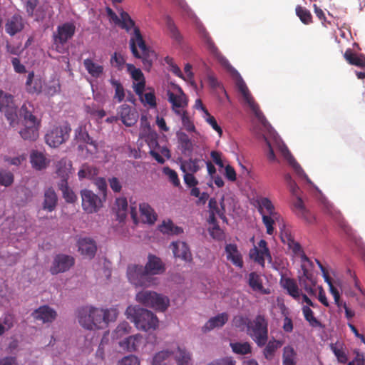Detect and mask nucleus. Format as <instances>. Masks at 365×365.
I'll return each mask as SVG.
<instances>
[{"instance_id":"obj_1","label":"nucleus","mask_w":365,"mask_h":365,"mask_svg":"<svg viewBox=\"0 0 365 365\" xmlns=\"http://www.w3.org/2000/svg\"><path fill=\"white\" fill-rule=\"evenodd\" d=\"M118 311L115 307L98 308L93 306H85L77 311L79 324L88 330L103 329L109 323L117 319Z\"/></svg>"},{"instance_id":"obj_2","label":"nucleus","mask_w":365,"mask_h":365,"mask_svg":"<svg viewBox=\"0 0 365 365\" xmlns=\"http://www.w3.org/2000/svg\"><path fill=\"white\" fill-rule=\"evenodd\" d=\"M125 314L138 329L147 331L158 327L159 320L157 316L146 309L138 306H129L126 309Z\"/></svg>"},{"instance_id":"obj_3","label":"nucleus","mask_w":365,"mask_h":365,"mask_svg":"<svg viewBox=\"0 0 365 365\" xmlns=\"http://www.w3.org/2000/svg\"><path fill=\"white\" fill-rule=\"evenodd\" d=\"M130 47L133 55L137 58H142L144 68L149 70L153 64L152 56L154 53L147 47L139 28L134 29V34L130 39Z\"/></svg>"},{"instance_id":"obj_4","label":"nucleus","mask_w":365,"mask_h":365,"mask_svg":"<svg viewBox=\"0 0 365 365\" xmlns=\"http://www.w3.org/2000/svg\"><path fill=\"white\" fill-rule=\"evenodd\" d=\"M135 299L145 307H150L158 312H165L170 305L168 297L153 291L143 290L139 292Z\"/></svg>"},{"instance_id":"obj_5","label":"nucleus","mask_w":365,"mask_h":365,"mask_svg":"<svg viewBox=\"0 0 365 365\" xmlns=\"http://www.w3.org/2000/svg\"><path fill=\"white\" fill-rule=\"evenodd\" d=\"M247 333L258 346H264L268 340V322L265 317L257 314L250 320Z\"/></svg>"},{"instance_id":"obj_6","label":"nucleus","mask_w":365,"mask_h":365,"mask_svg":"<svg viewBox=\"0 0 365 365\" xmlns=\"http://www.w3.org/2000/svg\"><path fill=\"white\" fill-rule=\"evenodd\" d=\"M142 265L130 264L127 268V277L129 282L135 287H150L155 284V279L145 272Z\"/></svg>"},{"instance_id":"obj_7","label":"nucleus","mask_w":365,"mask_h":365,"mask_svg":"<svg viewBox=\"0 0 365 365\" xmlns=\"http://www.w3.org/2000/svg\"><path fill=\"white\" fill-rule=\"evenodd\" d=\"M149 146L150 155L159 163L163 164L165 158L170 159L171 154L170 150L165 145H160L158 143V135L156 133H149L145 139Z\"/></svg>"},{"instance_id":"obj_8","label":"nucleus","mask_w":365,"mask_h":365,"mask_svg":"<svg viewBox=\"0 0 365 365\" xmlns=\"http://www.w3.org/2000/svg\"><path fill=\"white\" fill-rule=\"evenodd\" d=\"M0 111L4 114L11 126L14 127L17 125V106L14 102V97L1 90H0Z\"/></svg>"},{"instance_id":"obj_9","label":"nucleus","mask_w":365,"mask_h":365,"mask_svg":"<svg viewBox=\"0 0 365 365\" xmlns=\"http://www.w3.org/2000/svg\"><path fill=\"white\" fill-rule=\"evenodd\" d=\"M71 131V128L67 123L56 126L46 133V142L50 147L57 148L68 140Z\"/></svg>"},{"instance_id":"obj_10","label":"nucleus","mask_w":365,"mask_h":365,"mask_svg":"<svg viewBox=\"0 0 365 365\" xmlns=\"http://www.w3.org/2000/svg\"><path fill=\"white\" fill-rule=\"evenodd\" d=\"M237 78L236 80V86L238 91L241 93L244 101L250 106V109L253 111L255 116L259 120H262L264 118L263 113L259 109L257 103H255L254 98L252 96L245 82L239 73H237Z\"/></svg>"},{"instance_id":"obj_11","label":"nucleus","mask_w":365,"mask_h":365,"mask_svg":"<svg viewBox=\"0 0 365 365\" xmlns=\"http://www.w3.org/2000/svg\"><path fill=\"white\" fill-rule=\"evenodd\" d=\"M81 196L82 207L88 213L96 212L103 206L101 198L90 190H82Z\"/></svg>"},{"instance_id":"obj_12","label":"nucleus","mask_w":365,"mask_h":365,"mask_svg":"<svg viewBox=\"0 0 365 365\" xmlns=\"http://www.w3.org/2000/svg\"><path fill=\"white\" fill-rule=\"evenodd\" d=\"M62 165L66 166V160H60L56 165V173L59 176L62 178V180H61V182L59 183L58 186L63 192V196L66 201L72 203L77 200V197L74 192L68 186V169L66 168L63 169Z\"/></svg>"},{"instance_id":"obj_13","label":"nucleus","mask_w":365,"mask_h":365,"mask_svg":"<svg viewBox=\"0 0 365 365\" xmlns=\"http://www.w3.org/2000/svg\"><path fill=\"white\" fill-rule=\"evenodd\" d=\"M168 98L171 103L172 110L175 114H180V111L186 110L188 99L180 87H176V93L168 91Z\"/></svg>"},{"instance_id":"obj_14","label":"nucleus","mask_w":365,"mask_h":365,"mask_svg":"<svg viewBox=\"0 0 365 365\" xmlns=\"http://www.w3.org/2000/svg\"><path fill=\"white\" fill-rule=\"evenodd\" d=\"M76 26L72 22H66L57 27L56 33L53 34V41L56 45H64L75 34Z\"/></svg>"},{"instance_id":"obj_15","label":"nucleus","mask_w":365,"mask_h":365,"mask_svg":"<svg viewBox=\"0 0 365 365\" xmlns=\"http://www.w3.org/2000/svg\"><path fill=\"white\" fill-rule=\"evenodd\" d=\"M259 249L254 247L250 250V257L262 267H264L265 260L271 263L272 258L267 243L264 240H261L258 243Z\"/></svg>"},{"instance_id":"obj_16","label":"nucleus","mask_w":365,"mask_h":365,"mask_svg":"<svg viewBox=\"0 0 365 365\" xmlns=\"http://www.w3.org/2000/svg\"><path fill=\"white\" fill-rule=\"evenodd\" d=\"M74 263L75 259L72 256L58 254L53 259L50 272L52 274L65 272L73 266Z\"/></svg>"},{"instance_id":"obj_17","label":"nucleus","mask_w":365,"mask_h":365,"mask_svg":"<svg viewBox=\"0 0 365 365\" xmlns=\"http://www.w3.org/2000/svg\"><path fill=\"white\" fill-rule=\"evenodd\" d=\"M44 80L40 75H36L34 71L28 73L25 82V89L29 94H40L42 92Z\"/></svg>"},{"instance_id":"obj_18","label":"nucleus","mask_w":365,"mask_h":365,"mask_svg":"<svg viewBox=\"0 0 365 365\" xmlns=\"http://www.w3.org/2000/svg\"><path fill=\"white\" fill-rule=\"evenodd\" d=\"M144 267L145 268V272H148L150 277L161 274L165 271V265L162 259L153 254L148 255V261Z\"/></svg>"},{"instance_id":"obj_19","label":"nucleus","mask_w":365,"mask_h":365,"mask_svg":"<svg viewBox=\"0 0 365 365\" xmlns=\"http://www.w3.org/2000/svg\"><path fill=\"white\" fill-rule=\"evenodd\" d=\"M118 114L122 123L128 127L133 125L138 118L137 111L127 104H123L119 107Z\"/></svg>"},{"instance_id":"obj_20","label":"nucleus","mask_w":365,"mask_h":365,"mask_svg":"<svg viewBox=\"0 0 365 365\" xmlns=\"http://www.w3.org/2000/svg\"><path fill=\"white\" fill-rule=\"evenodd\" d=\"M31 316L35 320L41 321L43 323H51L56 317V312L48 305H43L35 309Z\"/></svg>"},{"instance_id":"obj_21","label":"nucleus","mask_w":365,"mask_h":365,"mask_svg":"<svg viewBox=\"0 0 365 365\" xmlns=\"http://www.w3.org/2000/svg\"><path fill=\"white\" fill-rule=\"evenodd\" d=\"M170 247L175 258H179L187 262H190L192 260V253L185 242H173L170 245Z\"/></svg>"},{"instance_id":"obj_22","label":"nucleus","mask_w":365,"mask_h":365,"mask_svg":"<svg viewBox=\"0 0 365 365\" xmlns=\"http://www.w3.org/2000/svg\"><path fill=\"white\" fill-rule=\"evenodd\" d=\"M292 210L298 217L307 223L311 224L315 221L314 216L305 207L302 198L299 196L293 202Z\"/></svg>"},{"instance_id":"obj_23","label":"nucleus","mask_w":365,"mask_h":365,"mask_svg":"<svg viewBox=\"0 0 365 365\" xmlns=\"http://www.w3.org/2000/svg\"><path fill=\"white\" fill-rule=\"evenodd\" d=\"M78 251L81 254L88 259L94 257L97 247L96 242L90 237H83L78 241Z\"/></svg>"},{"instance_id":"obj_24","label":"nucleus","mask_w":365,"mask_h":365,"mask_svg":"<svg viewBox=\"0 0 365 365\" xmlns=\"http://www.w3.org/2000/svg\"><path fill=\"white\" fill-rule=\"evenodd\" d=\"M172 356L177 365H192V353L185 347L178 346Z\"/></svg>"},{"instance_id":"obj_25","label":"nucleus","mask_w":365,"mask_h":365,"mask_svg":"<svg viewBox=\"0 0 365 365\" xmlns=\"http://www.w3.org/2000/svg\"><path fill=\"white\" fill-rule=\"evenodd\" d=\"M24 28V19L19 14L13 15L7 20L5 24L6 32L11 36L21 31Z\"/></svg>"},{"instance_id":"obj_26","label":"nucleus","mask_w":365,"mask_h":365,"mask_svg":"<svg viewBox=\"0 0 365 365\" xmlns=\"http://www.w3.org/2000/svg\"><path fill=\"white\" fill-rule=\"evenodd\" d=\"M178 147L184 155L190 156L193 151V143L190 137L184 132L178 131L176 133Z\"/></svg>"},{"instance_id":"obj_27","label":"nucleus","mask_w":365,"mask_h":365,"mask_svg":"<svg viewBox=\"0 0 365 365\" xmlns=\"http://www.w3.org/2000/svg\"><path fill=\"white\" fill-rule=\"evenodd\" d=\"M58 203V197L52 187L46 189L43 195L42 208L47 212L53 211Z\"/></svg>"},{"instance_id":"obj_28","label":"nucleus","mask_w":365,"mask_h":365,"mask_svg":"<svg viewBox=\"0 0 365 365\" xmlns=\"http://www.w3.org/2000/svg\"><path fill=\"white\" fill-rule=\"evenodd\" d=\"M140 220L143 223L153 225L157 220V215L151 206L146 202L139 205Z\"/></svg>"},{"instance_id":"obj_29","label":"nucleus","mask_w":365,"mask_h":365,"mask_svg":"<svg viewBox=\"0 0 365 365\" xmlns=\"http://www.w3.org/2000/svg\"><path fill=\"white\" fill-rule=\"evenodd\" d=\"M83 66L88 73L95 78H101L104 73L103 66L96 63L94 60L91 58L83 60Z\"/></svg>"},{"instance_id":"obj_30","label":"nucleus","mask_w":365,"mask_h":365,"mask_svg":"<svg viewBox=\"0 0 365 365\" xmlns=\"http://www.w3.org/2000/svg\"><path fill=\"white\" fill-rule=\"evenodd\" d=\"M227 259L232 262L234 265L242 268L243 267V260L242 255L239 252L237 247L235 244H228L225 246Z\"/></svg>"},{"instance_id":"obj_31","label":"nucleus","mask_w":365,"mask_h":365,"mask_svg":"<svg viewBox=\"0 0 365 365\" xmlns=\"http://www.w3.org/2000/svg\"><path fill=\"white\" fill-rule=\"evenodd\" d=\"M76 136L77 140L82 141L90 146V148H86L87 151L88 153H90L91 154H94L97 153V143L90 137L86 129H83L81 127H79L78 129L76 130Z\"/></svg>"},{"instance_id":"obj_32","label":"nucleus","mask_w":365,"mask_h":365,"mask_svg":"<svg viewBox=\"0 0 365 365\" xmlns=\"http://www.w3.org/2000/svg\"><path fill=\"white\" fill-rule=\"evenodd\" d=\"M248 284L255 292H258L263 294H269L270 293L269 289L264 288L260 275L255 272L249 274Z\"/></svg>"},{"instance_id":"obj_33","label":"nucleus","mask_w":365,"mask_h":365,"mask_svg":"<svg viewBox=\"0 0 365 365\" xmlns=\"http://www.w3.org/2000/svg\"><path fill=\"white\" fill-rule=\"evenodd\" d=\"M228 314L225 312L217 314L210 318L202 327L203 331L206 332L215 328L222 327L228 321Z\"/></svg>"},{"instance_id":"obj_34","label":"nucleus","mask_w":365,"mask_h":365,"mask_svg":"<svg viewBox=\"0 0 365 365\" xmlns=\"http://www.w3.org/2000/svg\"><path fill=\"white\" fill-rule=\"evenodd\" d=\"M344 58L350 65L363 68L365 67V55L355 53L352 49L348 48L344 53Z\"/></svg>"},{"instance_id":"obj_35","label":"nucleus","mask_w":365,"mask_h":365,"mask_svg":"<svg viewBox=\"0 0 365 365\" xmlns=\"http://www.w3.org/2000/svg\"><path fill=\"white\" fill-rule=\"evenodd\" d=\"M142 336L140 334H135L125 338L124 340L119 342L120 346L128 351H135L139 347Z\"/></svg>"},{"instance_id":"obj_36","label":"nucleus","mask_w":365,"mask_h":365,"mask_svg":"<svg viewBox=\"0 0 365 365\" xmlns=\"http://www.w3.org/2000/svg\"><path fill=\"white\" fill-rule=\"evenodd\" d=\"M33 107L24 103L20 108V115L24 118V125H39L36 117L32 113Z\"/></svg>"},{"instance_id":"obj_37","label":"nucleus","mask_w":365,"mask_h":365,"mask_svg":"<svg viewBox=\"0 0 365 365\" xmlns=\"http://www.w3.org/2000/svg\"><path fill=\"white\" fill-rule=\"evenodd\" d=\"M258 205V211L261 215H270L275 216L278 212L275 211L274 206L272 201L267 197H260L257 200Z\"/></svg>"},{"instance_id":"obj_38","label":"nucleus","mask_w":365,"mask_h":365,"mask_svg":"<svg viewBox=\"0 0 365 365\" xmlns=\"http://www.w3.org/2000/svg\"><path fill=\"white\" fill-rule=\"evenodd\" d=\"M224 201L225 197L222 196L219 205L215 198H211L209 200L208 207L210 212L217 215L222 220H226Z\"/></svg>"},{"instance_id":"obj_39","label":"nucleus","mask_w":365,"mask_h":365,"mask_svg":"<svg viewBox=\"0 0 365 365\" xmlns=\"http://www.w3.org/2000/svg\"><path fill=\"white\" fill-rule=\"evenodd\" d=\"M128 201L125 197L116 198L113 210H115L117 216V220L123 222L128 212Z\"/></svg>"},{"instance_id":"obj_40","label":"nucleus","mask_w":365,"mask_h":365,"mask_svg":"<svg viewBox=\"0 0 365 365\" xmlns=\"http://www.w3.org/2000/svg\"><path fill=\"white\" fill-rule=\"evenodd\" d=\"M198 33L200 38L203 40L207 46V49L213 54L217 55L219 53V51L217 47L215 46L214 41L210 37L209 33L207 31L206 29L203 26H200L198 27Z\"/></svg>"},{"instance_id":"obj_41","label":"nucleus","mask_w":365,"mask_h":365,"mask_svg":"<svg viewBox=\"0 0 365 365\" xmlns=\"http://www.w3.org/2000/svg\"><path fill=\"white\" fill-rule=\"evenodd\" d=\"M200 159L189 158L181 162L180 168L184 173H188L194 174L199 171L201 168Z\"/></svg>"},{"instance_id":"obj_42","label":"nucleus","mask_w":365,"mask_h":365,"mask_svg":"<svg viewBox=\"0 0 365 365\" xmlns=\"http://www.w3.org/2000/svg\"><path fill=\"white\" fill-rule=\"evenodd\" d=\"M48 161L44 155L38 151H34L31 154V163L36 170H41L46 168Z\"/></svg>"},{"instance_id":"obj_43","label":"nucleus","mask_w":365,"mask_h":365,"mask_svg":"<svg viewBox=\"0 0 365 365\" xmlns=\"http://www.w3.org/2000/svg\"><path fill=\"white\" fill-rule=\"evenodd\" d=\"M25 128L19 131L24 140L34 141L38 137V125H24Z\"/></svg>"},{"instance_id":"obj_44","label":"nucleus","mask_w":365,"mask_h":365,"mask_svg":"<svg viewBox=\"0 0 365 365\" xmlns=\"http://www.w3.org/2000/svg\"><path fill=\"white\" fill-rule=\"evenodd\" d=\"M120 16V23H118V25L121 29H125L128 33H129L131 29H133L134 30L135 28H138L137 26H135V21L131 19L128 13L124 11H121ZM133 34L134 31L131 34V37L133 36Z\"/></svg>"},{"instance_id":"obj_45","label":"nucleus","mask_w":365,"mask_h":365,"mask_svg":"<svg viewBox=\"0 0 365 365\" xmlns=\"http://www.w3.org/2000/svg\"><path fill=\"white\" fill-rule=\"evenodd\" d=\"M344 344L341 342L331 343L330 344V349L336 357L339 363L346 364L348 361V357L346 352L344 350Z\"/></svg>"},{"instance_id":"obj_46","label":"nucleus","mask_w":365,"mask_h":365,"mask_svg":"<svg viewBox=\"0 0 365 365\" xmlns=\"http://www.w3.org/2000/svg\"><path fill=\"white\" fill-rule=\"evenodd\" d=\"M282 153L284 157V158L288 161V163L293 167L294 170L297 172V173L299 175H304L307 180L309 182H311L310 180L308 179V177L304 173L302 168L300 167L299 164L296 161L292 155L287 148H285L284 149L282 150Z\"/></svg>"},{"instance_id":"obj_47","label":"nucleus","mask_w":365,"mask_h":365,"mask_svg":"<svg viewBox=\"0 0 365 365\" xmlns=\"http://www.w3.org/2000/svg\"><path fill=\"white\" fill-rule=\"evenodd\" d=\"M109 82L115 90L113 99L115 100L118 103H121L124 100L125 96L123 86L120 82V81L114 78H111L109 80Z\"/></svg>"},{"instance_id":"obj_48","label":"nucleus","mask_w":365,"mask_h":365,"mask_svg":"<svg viewBox=\"0 0 365 365\" xmlns=\"http://www.w3.org/2000/svg\"><path fill=\"white\" fill-rule=\"evenodd\" d=\"M266 346L263 350V354L266 359L272 360L274 356L275 351L282 346L279 341L273 339L266 343Z\"/></svg>"},{"instance_id":"obj_49","label":"nucleus","mask_w":365,"mask_h":365,"mask_svg":"<svg viewBox=\"0 0 365 365\" xmlns=\"http://www.w3.org/2000/svg\"><path fill=\"white\" fill-rule=\"evenodd\" d=\"M230 346L232 351L236 354L246 355L252 352V346L247 341L230 342Z\"/></svg>"},{"instance_id":"obj_50","label":"nucleus","mask_w":365,"mask_h":365,"mask_svg":"<svg viewBox=\"0 0 365 365\" xmlns=\"http://www.w3.org/2000/svg\"><path fill=\"white\" fill-rule=\"evenodd\" d=\"M297 353L290 346H284L282 354L283 365H296Z\"/></svg>"},{"instance_id":"obj_51","label":"nucleus","mask_w":365,"mask_h":365,"mask_svg":"<svg viewBox=\"0 0 365 365\" xmlns=\"http://www.w3.org/2000/svg\"><path fill=\"white\" fill-rule=\"evenodd\" d=\"M98 169L96 167L88 164H83L79 170L78 175L81 180L83 178L92 179L98 175Z\"/></svg>"},{"instance_id":"obj_52","label":"nucleus","mask_w":365,"mask_h":365,"mask_svg":"<svg viewBox=\"0 0 365 365\" xmlns=\"http://www.w3.org/2000/svg\"><path fill=\"white\" fill-rule=\"evenodd\" d=\"M283 287L293 298L298 299L299 297L300 294L299 288L292 279H285L283 282Z\"/></svg>"},{"instance_id":"obj_53","label":"nucleus","mask_w":365,"mask_h":365,"mask_svg":"<svg viewBox=\"0 0 365 365\" xmlns=\"http://www.w3.org/2000/svg\"><path fill=\"white\" fill-rule=\"evenodd\" d=\"M280 217L279 214H277L275 216L272 217L270 215H262V222L265 225L267 229V233L269 235H272L274 232V221H277Z\"/></svg>"},{"instance_id":"obj_54","label":"nucleus","mask_w":365,"mask_h":365,"mask_svg":"<svg viewBox=\"0 0 365 365\" xmlns=\"http://www.w3.org/2000/svg\"><path fill=\"white\" fill-rule=\"evenodd\" d=\"M296 14L300 21L304 24H309L312 22V16L310 11L304 7L297 6L295 9Z\"/></svg>"},{"instance_id":"obj_55","label":"nucleus","mask_w":365,"mask_h":365,"mask_svg":"<svg viewBox=\"0 0 365 365\" xmlns=\"http://www.w3.org/2000/svg\"><path fill=\"white\" fill-rule=\"evenodd\" d=\"M14 181V176L11 172L0 168V185L9 187L13 184Z\"/></svg>"},{"instance_id":"obj_56","label":"nucleus","mask_w":365,"mask_h":365,"mask_svg":"<svg viewBox=\"0 0 365 365\" xmlns=\"http://www.w3.org/2000/svg\"><path fill=\"white\" fill-rule=\"evenodd\" d=\"M176 115L180 117L182 124L187 132L191 133L196 131L195 126L192 121L190 120L187 110L180 111V114Z\"/></svg>"},{"instance_id":"obj_57","label":"nucleus","mask_w":365,"mask_h":365,"mask_svg":"<svg viewBox=\"0 0 365 365\" xmlns=\"http://www.w3.org/2000/svg\"><path fill=\"white\" fill-rule=\"evenodd\" d=\"M302 312L305 319L309 322L312 327H321V322L314 316V312L308 306L302 307Z\"/></svg>"},{"instance_id":"obj_58","label":"nucleus","mask_w":365,"mask_h":365,"mask_svg":"<svg viewBox=\"0 0 365 365\" xmlns=\"http://www.w3.org/2000/svg\"><path fill=\"white\" fill-rule=\"evenodd\" d=\"M250 322V319L248 317L242 315L235 316L232 319V325L241 331H243L245 328L247 331Z\"/></svg>"},{"instance_id":"obj_59","label":"nucleus","mask_w":365,"mask_h":365,"mask_svg":"<svg viewBox=\"0 0 365 365\" xmlns=\"http://www.w3.org/2000/svg\"><path fill=\"white\" fill-rule=\"evenodd\" d=\"M61 91V84L58 80H53L48 84L44 89L45 95L53 96Z\"/></svg>"},{"instance_id":"obj_60","label":"nucleus","mask_w":365,"mask_h":365,"mask_svg":"<svg viewBox=\"0 0 365 365\" xmlns=\"http://www.w3.org/2000/svg\"><path fill=\"white\" fill-rule=\"evenodd\" d=\"M171 355L172 351L168 350H163L158 352L153 356V365H162Z\"/></svg>"},{"instance_id":"obj_61","label":"nucleus","mask_w":365,"mask_h":365,"mask_svg":"<svg viewBox=\"0 0 365 365\" xmlns=\"http://www.w3.org/2000/svg\"><path fill=\"white\" fill-rule=\"evenodd\" d=\"M163 173L168 176L170 182L175 186L178 187L180 185V180L178 178V173L169 167H164Z\"/></svg>"},{"instance_id":"obj_62","label":"nucleus","mask_w":365,"mask_h":365,"mask_svg":"<svg viewBox=\"0 0 365 365\" xmlns=\"http://www.w3.org/2000/svg\"><path fill=\"white\" fill-rule=\"evenodd\" d=\"M131 327L127 322L120 323L114 331L113 336L115 338L122 337L130 331Z\"/></svg>"},{"instance_id":"obj_63","label":"nucleus","mask_w":365,"mask_h":365,"mask_svg":"<svg viewBox=\"0 0 365 365\" xmlns=\"http://www.w3.org/2000/svg\"><path fill=\"white\" fill-rule=\"evenodd\" d=\"M110 62L113 66L117 68L118 70H122L125 63V60L121 54L115 52L111 56Z\"/></svg>"},{"instance_id":"obj_64","label":"nucleus","mask_w":365,"mask_h":365,"mask_svg":"<svg viewBox=\"0 0 365 365\" xmlns=\"http://www.w3.org/2000/svg\"><path fill=\"white\" fill-rule=\"evenodd\" d=\"M140 364L138 357L135 355H128L119 360L117 365H140Z\"/></svg>"}]
</instances>
